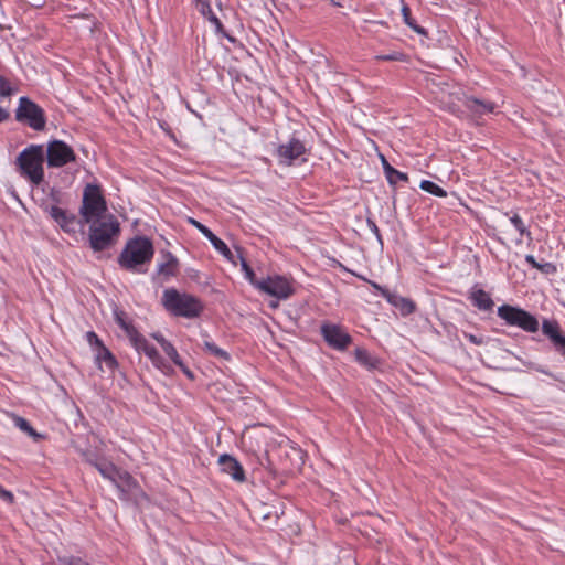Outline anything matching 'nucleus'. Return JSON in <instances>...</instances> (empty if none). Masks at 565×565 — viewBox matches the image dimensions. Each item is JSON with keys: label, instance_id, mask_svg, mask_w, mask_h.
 <instances>
[{"label": "nucleus", "instance_id": "obj_49", "mask_svg": "<svg viewBox=\"0 0 565 565\" xmlns=\"http://www.w3.org/2000/svg\"><path fill=\"white\" fill-rule=\"evenodd\" d=\"M262 518L264 520H267V519L270 518V512L267 511V505L266 504L263 505Z\"/></svg>", "mask_w": 565, "mask_h": 565}, {"label": "nucleus", "instance_id": "obj_4", "mask_svg": "<svg viewBox=\"0 0 565 565\" xmlns=\"http://www.w3.org/2000/svg\"><path fill=\"white\" fill-rule=\"evenodd\" d=\"M119 231V223L113 215L89 223L90 247L96 252L110 247L115 243Z\"/></svg>", "mask_w": 565, "mask_h": 565}, {"label": "nucleus", "instance_id": "obj_38", "mask_svg": "<svg viewBox=\"0 0 565 565\" xmlns=\"http://www.w3.org/2000/svg\"><path fill=\"white\" fill-rule=\"evenodd\" d=\"M404 54L398 52L375 56L377 61H404Z\"/></svg>", "mask_w": 565, "mask_h": 565}, {"label": "nucleus", "instance_id": "obj_19", "mask_svg": "<svg viewBox=\"0 0 565 565\" xmlns=\"http://www.w3.org/2000/svg\"><path fill=\"white\" fill-rule=\"evenodd\" d=\"M470 299L477 308L480 310H491L494 306L490 295L483 289H476L471 292Z\"/></svg>", "mask_w": 565, "mask_h": 565}, {"label": "nucleus", "instance_id": "obj_39", "mask_svg": "<svg viewBox=\"0 0 565 565\" xmlns=\"http://www.w3.org/2000/svg\"><path fill=\"white\" fill-rule=\"evenodd\" d=\"M86 338H87V341L89 342L90 345H96V349L100 345H103L102 341L99 340V338L97 337V334L93 331H88L86 333Z\"/></svg>", "mask_w": 565, "mask_h": 565}, {"label": "nucleus", "instance_id": "obj_47", "mask_svg": "<svg viewBox=\"0 0 565 565\" xmlns=\"http://www.w3.org/2000/svg\"><path fill=\"white\" fill-rule=\"evenodd\" d=\"M8 118L9 113L4 108L0 107V122L6 121Z\"/></svg>", "mask_w": 565, "mask_h": 565}, {"label": "nucleus", "instance_id": "obj_21", "mask_svg": "<svg viewBox=\"0 0 565 565\" xmlns=\"http://www.w3.org/2000/svg\"><path fill=\"white\" fill-rule=\"evenodd\" d=\"M44 211L61 226L63 227L67 222L68 217H74V214L68 213L67 211L56 206H45Z\"/></svg>", "mask_w": 565, "mask_h": 565}, {"label": "nucleus", "instance_id": "obj_14", "mask_svg": "<svg viewBox=\"0 0 565 565\" xmlns=\"http://www.w3.org/2000/svg\"><path fill=\"white\" fill-rule=\"evenodd\" d=\"M189 223L192 224L195 228H198L213 245V247L222 254L226 259L233 262V254L227 247V245L218 238L210 228L200 223L194 218H189Z\"/></svg>", "mask_w": 565, "mask_h": 565}, {"label": "nucleus", "instance_id": "obj_28", "mask_svg": "<svg viewBox=\"0 0 565 565\" xmlns=\"http://www.w3.org/2000/svg\"><path fill=\"white\" fill-rule=\"evenodd\" d=\"M130 342L136 348L137 351H142L147 345L150 343L147 341V339L140 334L136 329L130 330V334L128 335Z\"/></svg>", "mask_w": 565, "mask_h": 565}, {"label": "nucleus", "instance_id": "obj_16", "mask_svg": "<svg viewBox=\"0 0 565 565\" xmlns=\"http://www.w3.org/2000/svg\"><path fill=\"white\" fill-rule=\"evenodd\" d=\"M383 297L391 303L393 305L394 307H396L397 309H399L401 313L403 316H408L411 315L412 312L415 311V303L408 299V298H404V297H401L398 295H395V294H392L390 291H383Z\"/></svg>", "mask_w": 565, "mask_h": 565}, {"label": "nucleus", "instance_id": "obj_3", "mask_svg": "<svg viewBox=\"0 0 565 565\" xmlns=\"http://www.w3.org/2000/svg\"><path fill=\"white\" fill-rule=\"evenodd\" d=\"M162 305L172 315L190 319L198 317L203 309L198 298L189 294H181L174 288L163 291Z\"/></svg>", "mask_w": 565, "mask_h": 565}, {"label": "nucleus", "instance_id": "obj_29", "mask_svg": "<svg viewBox=\"0 0 565 565\" xmlns=\"http://www.w3.org/2000/svg\"><path fill=\"white\" fill-rule=\"evenodd\" d=\"M238 253L241 252L238 250ZM239 259L242 270L245 273L246 279L257 288V284L260 282V280L256 278L254 270L249 267V265L247 264L246 259L242 256V254H239Z\"/></svg>", "mask_w": 565, "mask_h": 565}, {"label": "nucleus", "instance_id": "obj_31", "mask_svg": "<svg viewBox=\"0 0 565 565\" xmlns=\"http://www.w3.org/2000/svg\"><path fill=\"white\" fill-rule=\"evenodd\" d=\"M115 321L126 331L127 335L130 334V330H135L136 328L131 326L126 318V313L122 310L115 309L114 311Z\"/></svg>", "mask_w": 565, "mask_h": 565}, {"label": "nucleus", "instance_id": "obj_51", "mask_svg": "<svg viewBox=\"0 0 565 565\" xmlns=\"http://www.w3.org/2000/svg\"><path fill=\"white\" fill-rule=\"evenodd\" d=\"M184 374H186L189 377H193L191 371L183 364V367H180Z\"/></svg>", "mask_w": 565, "mask_h": 565}, {"label": "nucleus", "instance_id": "obj_7", "mask_svg": "<svg viewBox=\"0 0 565 565\" xmlns=\"http://www.w3.org/2000/svg\"><path fill=\"white\" fill-rule=\"evenodd\" d=\"M15 119L19 122L28 124L32 129L38 131L43 130L46 125L44 110L28 97H21L19 99Z\"/></svg>", "mask_w": 565, "mask_h": 565}, {"label": "nucleus", "instance_id": "obj_36", "mask_svg": "<svg viewBox=\"0 0 565 565\" xmlns=\"http://www.w3.org/2000/svg\"><path fill=\"white\" fill-rule=\"evenodd\" d=\"M13 93V88L9 81H7L3 76H0V96H10Z\"/></svg>", "mask_w": 565, "mask_h": 565}, {"label": "nucleus", "instance_id": "obj_1", "mask_svg": "<svg viewBox=\"0 0 565 565\" xmlns=\"http://www.w3.org/2000/svg\"><path fill=\"white\" fill-rule=\"evenodd\" d=\"M43 162L44 148L41 145H31L17 157L20 174L35 185L44 180Z\"/></svg>", "mask_w": 565, "mask_h": 565}, {"label": "nucleus", "instance_id": "obj_15", "mask_svg": "<svg viewBox=\"0 0 565 565\" xmlns=\"http://www.w3.org/2000/svg\"><path fill=\"white\" fill-rule=\"evenodd\" d=\"M218 465L222 472L230 475L235 481H245V472L241 463L230 455H221L218 458Z\"/></svg>", "mask_w": 565, "mask_h": 565}, {"label": "nucleus", "instance_id": "obj_45", "mask_svg": "<svg viewBox=\"0 0 565 565\" xmlns=\"http://www.w3.org/2000/svg\"><path fill=\"white\" fill-rule=\"evenodd\" d=\"M360 278L366 281V279H365L364 277H360ZM367 282H369V284H370L374 289L379 290L382 295H383V291H388L387 289H385L384 287H382V286L377 285V284H376V282H374V281H369V280H367Z\"/></svg>", "mask_w": 565, "mask_h": 565}, {"label": "nucleus", "instance_id": "obj_6", "mask_svg": "<svg viewBox=\"0 0 565 565\" xmlns=\"http://www.w3.org/2000/svg\"><path fill=\"white\" fill-rule=\"evenodd\" d=\"M498 316L507 324L518 327L525 332H536L539 330L537 319L522 308L502 305L498 308Z\"/></svg>", "mask_w": 565, "mask_h": 565}, {"label": "nucleus", "instance_id": "obj_27", "mask_svg": "<svg viewBox=\"0 0 565 565\" xmlns=\"http://www.w3.org/2000/svg\"><path fill=\"white\" fill-rule=\"evenodd\" d=\"M420 189L439 198H445L447 195V192L444 189L428 180H423L420 182Z\"/></svg>", "mask_w": 565, "mask_h": 565}, {"label": "nucleus", "instance_id": "obj_42", "mask_svg": "<svg viewBox=\"0 0 565 565\" xmlns=\"http://www.w3.org/2000/svg\"><path fill=\"white\" fill-rule=\"evenodd\" d=\"M61 565H88L81 558H70L61 561Z\"/></svg>", "mask_w": 565, "mask_h": 565}, {"label": "nucleus", "instance_id": "obj_17", "mask_svg": "<svg viewBox=\"0 0 565 565\" xmlns=\"http://www.w3.org/2000/svg\"><path fill=\"white\" fill-rule=\"evenodd\" d=\"M542 332L552 341L555 349L565 341V334L561 332L557 321L545 319L542 323Z\"/></svg>", "mask_w": 565, "mask_h": 565}, {"label": "nucleus", "instance_id": "obj_32", "mask_svg": "<svg viewBox=\"0 0 565 565\" xmlns=\"http://www.w3.org/2000/svg\"><path fill=\"white\" fill-rule=\"evenodd\" d=\"M354 354L358 362H360L362 365H365L367 367L375 366L374 359L367 353L366 350L358 348Z\"/></svg>", "mask_w": 565, "mask_h": 565}, {"label": "nucleus", "instance_id": "obj_26", "mask_svg": "<svg viewBox=\"0 0 565 565\" xmlns=\"http://www.w3.org/2000/svg\"><path fill=\"white\" fill-rule=\"evenodd\" d=\"M94 466L104 478H107L110 481L117 477L119 471L113 463L109 462H96Z\"/></svg>", "mask_w": 565, "mask_h": 565}, {"label": "nucleus", "instance_id": "obj_18", "mask_svg": "<svg viewBox=\"0 0 565 565\" xmlns=\"http://www.w3.org/2000/svg\"><path fill=\"white\" fill-rule=\"evenodd\" d=\"M96 362L102 371H104L103 364H105L106 369L109 371H114L117 366L115 356L104 344L96 349Z\"/></svg>", "mask_w": 565, "mask_h": 565}, {"label": "nucleus", "instance_id": "obj_22", "mask_svg": "<svg viewBox=\"0 0 565 565\" xmlns=\"http://www.w3.org/2000/svg\"><path fill=\"white\" fill-rule=\"evenodd\" d=\"M142 352L151 360L152 364L157 369L161 370L164 373L169 371V366L164 363L163 359L161 358V355L153 345H147L142 350Z\"/></svg>", "mask_w": 565, "mask_h": 565}, {"label": "nucleus", "instance_id": "obj_52", "mask_svg": "<svg viewBox=\"0 0 565 565\" xmlns=\"http://www.w3.org/2000/svg\"><path fill=\"white\" fill-rule=\"evenodd\" d=\"M269 306H270L271 308H277V307H278V301H271V302L269 303Z\"/></svg>", "mask_w": 565, "mask_h": 565}, {"label": "nucleus", "instance_id": "obj_40", "mask_svg": "<svg viewBox=\"0 0 565 565\" xmlns=\"http://www.w3.org/2000/svg\"><path fill=\"white\" fill-rule=\"evenodd\" d=\"M525 260L527 264H530L533 268H537L540 270H544V267H550V264L541 265L539 264L533 255H526Z\"/></svg>", "mask_w": 565, "mask_h": 565}, {"label": "nucleus", "instance_id": "obj_5", "mask_svg": "<svg viewBox=\"0 0 565 565\" xmlns=\"http://www.w3.org/2000/svg\"><path fill=\"white\" fill-rule=\"evenodd\" d=\"M106 201L100 190L95 184H87L84 189L82 206L79 210L82 221L85 224L93 223L104 216H108Z\"/></svg>", "mask_w": 565, "mask_h": 565}, {"label": "nucleus", "instance_id": "obj_11", "mask_svg": "<svg viewBox=\"0 0 565 565\" xmlns=\"http://www.w3.org/2000/svg\"><path fill=\"white\" fill-rule=\"evenodd\" d=\"M257 289L277 299H287L294 294L289 280L281 276H269L257 284Z\"/></svg>", "mask_w": 565, "mask_h": 565}, {"label": "nucleus", "instance_id": "obj_25", "mask_svg": "<svg viewBox=\"0 0 565 565\" xmlns=\"http://www.w3.org/2000/svg\"><path fill=\"white\" fill-rule=\"evenodd\" d=\"M203 349L207 354L213 355L217 359H222V360H226V361L230 360V354L226 351H224L223 349L218 348L212 341L205 340L203 342Z\"/></svg>", "mask_w": 565, "mask_h": 565}, {"label": "nucleus", "instance_id": "obj_20", "mask_svg": "<svg viewBox=\"0 0 565 565\" xmlns=\"http://www.w3.org/2000/svg\"><path fill=\"white\" fill-rule=\"evenodd\" d=\"M381 162H382V166H383V170H384L385 177H386V179H387V181H388V183L391 185H395L397 180L405 181V182L408 181L407 174L404 173V172L397 171L396 169H394L388 163V161L385 159L384 156H381Z\"/></svg>", "mask_w": 565, "mask_h": 565}, {"label": "nucleus", "instance_id": "obj_33", "mask_svg": "<svg viewBox=\"0 0 565 565\" xmlns=\"http://www.w3.org/2000/svg\"><path fill=\"white\" fill-rule=\"evenodd\" d=\"M510 221L520 233V235H526L529 238H531V233L526 230L522 218L518 214H514Z\"/></svg>", "mask_w": 565, "mask_h": 565}, {"label": "nucleus", "instance_id": "obj_24", "mask_svg": "<svg viewBox=\"0 0 565 565\" xmlns=\"http://www.w3.org/2000/svg\"><path fill=\"white\" fill-rule=\"evenodd\" d=\"M177 267V259L170 254H166V262L159 264L158 274L164 275L167 277L174 275V270Z\"/></svg>", "mask_w": 565, "mask_h": 565}, {"label": "nucleus", "instance_id": "obj_8", "mask_svg": "<svg viewBox=\"0 0 565 565\" xmlns=\"http://www.w3.org/2000/svg\"><path fill=\"white\" fill-rule=\"evenodd\" d=\"M452 97V95H450ZM473 116H483L494 111L495 105L492 102L481 100L463 94H454V99L448 103L449 110L454 114L462 113L461 105Z\"/></svg>", "mask_w": 565, "mask_h": 565}, {"label": "nucleus", "instance_id": "obj_43", "mask_svg": "<svg viewBox=\"0 0 565 565\" xmlns=\"http://www.w3.org/2000/svg\"><path fill=\"white\" fill-rule=\"evenodd\" d=\"M0 498L9 503L13 502V494L10 491L4 490L1 486H0Z\"/></svg>", "mask_w": 565, "mask_h": 565}, {"label": "nucleus", "instance_id": "obj_41", "mask_svg": "<svg viewBox=\"0 0 565 565\" xmlns=\"http://www.w3.org/2000/svg\"><path fill=\"white\" fill-rule=\"evenodd\" d=\"M465 338H467L471 343L476 344V345H481L483 344V339L480 338V337H477L475 334H471V333H463Z\"/></svg>", "mask_w": 565, "mask_h": 565}, {"label": "nucleus", "instance_id": "obj_13", "mask_svg": "<svg viewBox=\"0 0 565 565\" xmlns=\"http://www.w3.org/2000/svg\"><path fill=\"white\" fill-rule=\"evenodd\" d=\"M306 153V147L302 141L291 138L287 143L277 148L279 162L291 166L298 158Z\"/></svg>", "mask_w": 565, "mask_h": 565}, {"label": "nucleus", "instance_id": "obj_50", "mask_svg": "<svg viewBox=\"0 0 565 565\" xmlns=\"http://www.w3.org/2000/svg\"><path fill=\"white\" fill-rule=\"evenodd\" d=\"M209 9H211L209 4H206V3H202L201 12H202L205 17H207V18H209Z\"/></svg>", "mask_w": 565, "mask_h": 565}, {"label": "nucleus", "instance_id": "obj_35", "mask_svg": "<svg viewBox=\"0 0 565 565\" xmlns=\"http://www.w3.org/2000/svg\"><path fill=\"white\" fill-rule=\"evenodd\" d=\"M210 22L215 26V31L216 33L218 34H222L224 36H227L225 31H224V26L222 24V22L220 21V19L212 12L211 9H209V18Z\"/></svg>", "mask_w": 565, "mask_h": 565}, {"label": "nucleus", "instance_id": "obj_44", "mask_svg": "<svg viewBox=\"0 0 565 565\" xmlns=\"http://www.w3.org/2000/svg\"><path fill=\"white\" fill-rule=\"evenodd\" d=\"M367 225L371 228V231L380 238V231L376 224L372 220H367Z\"/></svg>", "mask_w": 565, "mask_h": 565}, {"label": "nucleus", "instance_id": "obj_12", "mask_svg": "<svg viewBox=\"0 0 565 565\" xmlns=\"http://www.w3.org/2000/svg\"><path fill=\"white\" fill-rule=\"evenodd\" d=\"M321 334L326 342L337 350H344L352 341L350 334L338 324L323 323Z\"/></svg>", "mask_w": 565, "mask_h": 565}, {"label": "nucleus", "instance_id": "obj_48", "mask_svg": "<svg viewBox=\"0 0 565 565\" xmlns=\"http://www.w3.org/2000/svg\"><path fill=\"white\" fill-rule=\"evenodd\" d=\"M565 359V341L555 349Z\"/></svg>", "mask_w": 565, "mask_h": 565}, {"label": "nucleus", "instance_id": "obj_34", "mask_svg": "<svg viewBox=\"0 0 565 565\" xmlns=\"http://www.w3.org/2000/svg\"><path fill=\"white\" fill-rule=\"evenodd\" d=\"M402 13L404 21L407 25H409L413 30H415L417 33H424V30L419 28L418 25H415L411 19V10L407 6H403Z\"/></svg>", "mask_w": 565, "mask_h": 565}, {"label": "nucleus", "instance_id": "obj_30", "mask_svg": "<svg viewBox=\"0 0 565 565\" xmlns=\"http://www.w3.org/2000/svg\"><path fill=\"white\" fill-rule=\"evenodd\" d=\"M161 348L175 365L183 367V362L172 343L167 341Z\"/></svg>", "mask_w": 565, "mask_h": 565}, {"label": "nucleus", "instance_id": "obj_37", "mask_svg": "<svg viewBox=\"0 0 565 565\" xmlns=\"http://www.w3.org/2000/svg\"><path fill=\"white\" fill-rule=\"evenodd\" d=\"M79 225V222L77 221L76 216L68 217V222L61 227L66 233L75 234L77 232V227Z\"/></svg>", "mask_w": 565, "mask_h": 565}, {"label": "nucleus", "instance_id": "obj_23", "mask_svg": "<svg viewBox=\"0 0 565 565\" xmlns=\"http://www.w3.org/2000/svg\"><path fill=\"white\" fill-rule=\"evenodd\" d=\"M13 420H14V425L20 430H22L23 433H25L26 435L32 437L35 441H38V440L43 438V436L41 434L36 433L33 429V427L29 424V422L26 419H24L23 417L14 416Z\"/></svg>", "mask_w": 565, "mask_h": 565}, {"label": "nucleus", "instance_id": "obj_10", "mask_svg": "<svg viewBox=\"0 0 565 565\" xmlns=\"http://www.w3.org/2000/svg\"><path fill=\"white\" fill-rule=\"evenodd\" d=\"M113 482L120 491L122 500H131L137 504H140L142 500H147L145 492L128 472L118 471Z\"/></svg>", "mask_w": 565, "mask_h": 565}, {"label": "nucleus", "instance_id": "obj_46", "mask_svg": "<svg viewBox=\"0 0 565 565\" xmlns=\"http://www.w3.org/2000/svg\"><path fill=\"white\" fill-rule=\"evenodd\" d=\"M152 338L162 347L168 340H166L160 333H153Z\"/></svg>", "mask_w": 565, "mask_h": 565}, {"label": "nucleus", "instance_id": "obj_2", "mask_svg": "<svg viewBox=\"0 0 565 565\" xmlns=\"http://www.w3.org/2000/svg\"><path fill=\"white\" fill-rule=\"evenodd\" d=\"M153 256V246L147 237H136L129 241L119 256V264L128 270H138L149 263Z\"/></svg>", "mask_w": 565, "mask_h": 565}, {"label": "nucleus", "instance_id": "obj_9", "mask_svg": "<svg viewBox=\"0 0 565 565\" xmlns=\"http://www.w3.org/2000/svg\"><path fill=\"white\" fill-rule=\"evenodd\" d=\"M76 159L74 150L62 140H53L46 147V162L50 168H61Z\"/></svg>", "mask_w": 565, "mask_h": 565}]
</instances>
